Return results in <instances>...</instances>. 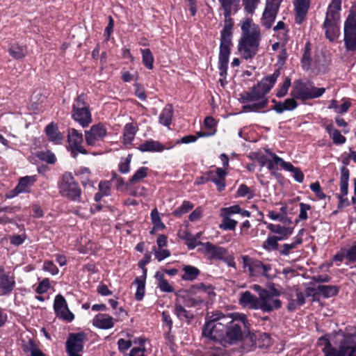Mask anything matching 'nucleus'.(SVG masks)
Here are the masks:
<instances>
[{
  "label": "nucleus",
  "instance_id": "f257e3e1",
  "mask_svg": "<svg viewBox=\"0 0 356 356\" xmlns=\"http://www.w3.org/2000/svg\"><path fill=\"white\" fill-rule=\"evenodd\" d=\"M224 10V26L220 33V53L218 58L219 74L225 78L232 45V29L234 22L231 15L237 12L240 0H218Z\"/></svg>",
  "mask_w": 356,
  "mask_h": 356
},
{
  "label": "nucleus",
  "instance_id": "f03ea898",
  "mask_svg": "<svg viewBox=\"0 0 356 356\" xmlns=\"http://www.w3.org/2000/svg\"><path fill=\"white\" fill-rule=\"evenodd\" d=\"M280 74V70H277L273 74L264 78L250 91L241 93L240 100L244 104L243 109L246 112H258L266 108L268 104L266 95L273 87Z\"/></svg>",
  "mask_w": 356,
  "mask_h": 356
},
{
  "label": "nucleus",
  "instance_id": "7ed1b4c3",
  "mask_svg": "<svg viewBox=\"0 0 356 356\" xmlns=\"http://www.w3.org/2000/svg\"><path fill=\"white\" fill-rule=\"evenodd\" d=\"M241 37L238 42V50L245 60L255 56L259 51L261 40V29L259 25L249 17L243 18L241 22Z\"/></svg>",
  "mask_w": 356,
  "mask_h": 356
},
{
  "label": "nucleus",
  "instance_id": "20e7f679",
  "mask_svg": "<svg viewBox=\"0 0 356 356\" xmlns=\"http://www.w3.org/2000/svg\"><path fill=\"white\" fill-rule=\"evenodd\" d=\"M209 319L203 328L202 334L216 341L225 339L226 327L232 321L230 314L224 315L216 312L210 316Z\"/></svg>",
  "mask_w": 356,
  "mask_h": 356
},
{
  "label": "nucleus",
  "instance_id": "39448f33",
  "mask_svg": "<svg viewBox=\"0 0 356 356\" xmlns=\"http://www.w3.org/2000/svg\"><path fill=\"white\" fill-rule=\"evenodd\" d=\"M325 92V88H316L309 83L297 81L293 83L291 95L293 98L307 100L318 98L322 96Z\"/></svg>",
  "mask_w": 356,
  "mask_h": 356
},
{
  "label": "nucleus",
  "instance_id": "423d86ee",
  "mask_svg": "<svg viewBox=\"0 0 356 356\" xmlns=\"http://www.w3.org/2000/svg\"><path fill=\"white\" fill-rule=\"evenodd\" d=\"M230 316H232V321L226 327L225 340L229 343H234L242 339L241 325L248 327V320L243 314L233 313L230 314Z\"/></svg>",
  "mask_w": 356,
  "mask_h": 356
},
{
  "label": "nucleus",
  "instance_id": "0eeeda50",
  "mask_svg": "<svg viewBox=\"0 0 356 356\" xmlns=\"http://www.w3.org/2000/svg\"><path fill=\"white\" fill-rule=\"evenodd\" d=\"M280 291L274 286H270L268 290L259 298L258 309L264 312H271L282 307V302L279 299Z\"/></svg>",
  "mask_w": 356,
  "mask_h": 356
},
{
  "label": "nucleus",
  "instance_id": "6e6552de",
  "mask_svg": "<svg viewBox=\"0 0 356 356\" xmlns=\"http://www.w3.org/2000/svg\"><path fill=\"white\" fill-rule=\"evenodd\" d=\"M59 189L63 197L74 201H80L81 191L71 173L66 172L63 175Z\"/></svg>",
  "mask_w": 356,
  "mask_h": 356
},
{
  "label": "nucleus",
  "instance_id": "1a4fd4ad",
  "mask_svg": "<svg viewBox=\"0 0 356 356\" xmlns=\"http://www.w3.org/2000/svg\"><path fill=\"white\" fill-rule=\"evenodd\" d=\"M72 118L83 127H88L92 122L91 114L82 95L79 96L73 104Z\"/></svg>",
  "mask_w": 356,
  "mask_h": 356
},
{
  "label": "nucleus",
  "instance_id": "9d476101",
  "mask_svg": "<svg viewBox=\"0 0 356 356\" xmlns=\"http://www.w3.org/2000/svg\"><path fill=\"white\" fill-rule=\"evenodd\" d=\"M86 336L83 333L70 334L66 341L68 356H81Z\"/></svg>",
  "mask_w": 356,
  "mask_h": 356
},
{
  "label": "nucleus",
  "instance_id": "9b49d317",
  "mask_svg": "<svg viewBox=\"0 0 356 356\" xmlns=\"http://www.w3.org/2000/svg\"><path fill=\"white\" fill-rule=\"evenodd\" d=\"M67 143L73 157H76L79 154H86L87 151L82 146L83 135L75 129H71L67 134Z\"/></svg>",
  "mask_w": 356,
  "mask_h": 356
},
{
  "label": "nucleus",
  "instance_id": "f8f14e48",
  "mask_svg": "<svg viewBox=\"0 0 356 356\" xmlns=\"http://www.w3.org/2000/svg\"><path fill=\"white\" fill-rule=\"evenodd\" d=\"M282 1L266 0V7L261 17V24L266 29H270L275 20Z\"/></svg>",
  "mask_w": 356,
  "mask_h": 356
},
{
  "label": "nucleus",
  "instance_id": "ddd939ff",
  "mask_svg": "<svg viewBox=\"0 0 356 356\" xmlns=\"http://www.w3.org/2000/svg\"><path fill=\"white\" fill-rule=\"evenodd\" d=\"M54 309L58 318L67 322H71L74 318V315L70 311L65 298L61 295H57L54 299Z\"/></svg>",
  "mask_w": 356,
  "mask_h": 356
},
{
  "label": "nucleus",
  "instance_id": "4468645a",
  "mask_svg": "<svg viewBox=\"0 0 356 356\" xmlns=\"http://www.w3.org/2000/svg\"><path fill=\"white\" fill-rule=\"evenodd\" d=\"M107 134L106 129L102 124L92 125L88 131H85V139L87 145L95 146L104 140Z\"/></svg>",
  "mask_w": 356,
  "mask_h": 356
},
{
  "label": "nucleus",
  "instance_id": "2eb2a0df",
  "mask_svg": "<svg viewBox=\"0 0 356 356\" xmlns=\"http://www.w3.org/2000/svg\"><path fill=\"white\" fill-rule=\"evenodd\" d=\"M15 286V276L13 273H6L2 266H0V294L2 296L9 294Z\"/></svg>",
  "mask_w": 356,
  "mask_h": 356
},
{
  "label": "nucleus",
  "instance_id": "dca6fc26",
  "mask_svg": "<svg viewBox=\"0 0 356 356\" xmlns=\"http://www.w3.org/2000/svg\"><path fill=\"white\" fill-rule=\"evenodd\" d=\"M250 275L254 276H264L268 279L275 276L271 266L269 264H264L260 261H254L249 265Z\"/></svg>",
  "mask_w": 356,
  "mask_h": 356
},
{
  "label": "nucleus",
  "instance_id": "f3484780",
  "mask_svg": "<svg viewBox=\"0 0 356 356\" xmlns=\"http://www.w3.org/2000/svg\"><path fill=\"white\" fill-rule=\"evenodd\" d=\"M349 170L345 166L341 169L340 177V193L337 195L339 199V206L344 207L348 204L347 198H344L348 193Z\"/></svg>",
  "mask_w": 356,
  "mask_h": 356
},
{
  "label": "nucleus",
  "instance_id": "a211bd4d",
  "mask_svg": "<svg viewBox=\"0 0 356 356\" xmlns=\"http://www.w3.org/2000/svg\"><path fill=\"white\" fill-rule=\"evenodd\" d=\"M119 321L118 318H113L108 314L99 313L93 318L92 325L99 329L109 330Z\"/></svg>",
  "mask_w": 356,
  "mask_h": 356
},
{
  "label": "nucleus",
  "instance_id": "6ab92c4d",
  "mask_svg": "<svg viewBox=\"0 0 356 356\" xmlns=\"http://www.w3.org/2000/svg\"><path fill=\"white\" fill-rule=\"evenodd\" d=\"M204 248V254L210 259H224V256L227 254V250L220 246L213 245L210 242H207L202 244Z\"/></svg>",
  "mask_w": 356,
  "mask_h": 356
},
{
  "label": "nucleus",
  "instance_id": "aec40b11",
  "mask_svg": "<svg viewBox=\"0 0 356 356\" xmlns=\"http://www.w3.org/2000/svg\"><path fill=\"white\" fill-rule=\"evenodd\" d=\"M341 8V0H332L327 9L324 21L337 22L340 24V11Z\"/></svg>",
  "mask_w": 356,
  "mask_h": 356
},
{
  "label": "nucleus",
  "instance_id": "412c9836",
  "mask_svg": "<svg viewBox=\"0 0 356 356\" xmlns=\"http://www.w3.org/2000/svg\"><path fill=\"white\" fill-rule=\"evenodd\" d=\"M310 0H294L296 22L301 24L307 15Z\"/></svg>",
  "mask_w": 356,
  "mask_h": 356
},
{
  "label": "nucleus",
  "instance_id": "4be33fe9",
  "mask_svg": "<svg viewBox=\"0 0 356 356\" xmlns=\"http://www.w3.org/2000/svg\"><path fill=\"white\" fill-rule=\"evenodd\" d=\"M238 302L242 307H248L252 309H258L259 298L252 295L250 291L240 293Z\"/></svg>",
  "mask_w": 356,
  "mask_h": 356
},
{
  "label": "nucleus",
  "instance_id": "5701e85b",
  "mask_svg": "<svg viewBox=\"0 0 356 356\" xmlns=\"http://www.w3.org/2000/svg\"><path fill=\"white\" fill-rule=\"evenodd\" d=\"M267 229L274 234L280 235V236H277L280 241L286 239L293 232V227L282 226L279 224L269 223L267 225Z\"/></svg>",
  "mask_w": 356,
  "mask_h": 356
},
{
  "label": "nucleus",
  "instance_id": "b1692460",
  "mask_svg": "<svg viewBox=\"0 0 356 356\" xmlns=\"http://www.w3.org/2000/svg\"><path fill=\"white\" fill-rule=\"evenodd\" d=\"M340 24H337V22H329L327 21H324L323 24V28L325 30V33L326 38L330 41H334L340 35Z\"/></svg>",
  "mask_w": 356,
  "mask_h": 356
},
{
  "label": "nucleus",
  "instance_id": "393cba45",
  "mask_svg": "<svg viewBox=\"0 0 356 356\" xmlns=\"http://www.w3.org/2000/svg\"><path fill=\"white\" fill-rule=\"evenodd\" d=\"M323 126L332 138L334 144L342 145L346 143V138L341 134V132L334 127L332 122H325Z\"/></svg>",
  "mask_w": 356,
  "mask_h": 356
},
{
  "label": "nucleus",
  "instance_id": "a878e982",
  "mask_svg": "<svg viewBox=\"0 0 356 356\" xmlns=\"http://www.w3.org/2000/svg\"><path fill=\"white\" fill-rule=\"evenodd\" d=\"M44 131L49 140L54 144H60L63 140V136L58 130L57 125L54 122L47 125Z\"/></svg>",
  "mask_w": 356,
  "mask_h": 356
},
{
  "label": "nucleus",
  "instance_id": "bb28decb",
  "mask_svg": "<svg viewBox=\"0 0 356 356\" xmlns=\"http://www.w3.org/2000/svg\"><path fill=\"white\" fill-rule=\"evenodd\" d=\"M276 161L280 163V166L285 170L292 173L293 178L299 183L304 180L302 172L298 168L293 166L291 163L284 161L282 158H276Z\"/></svg>",
  "mask_w": 356,
  "mask_h": 356
},
{
  "label": "nucleus",
  "instance_id": "cd10ccee",
  "mask_svg": "<svg viewBox=\"0 0 356 356\" xmlns=\"http://www.w3.org/2000/svg\"><path fill=\"white\" fill-rule=\"evenodd\" d=\"M295 98H289L286 99L284 102H276L274 106V110L278 113H282L285 111H293L294 110L297 106L298 104L294 99Z\"/></svg>",
  "mask_w": 356,
  "mask_h": 356
},
{
  "label": "nucleus",
  "instance_id": "c85d7f7f",
  "mask_svg": "<svg viewBox=\"0 0 356 356\" xmlns=\"http://www.w3.org/2000/svg\"><path fill=\"white\" fill-rule=\"evenodd\" d=\"M305 303V295L300 290L296 289L294 294L291 295L289 300L288 309L293 311L302 306Z\"/></svg>",
  "mask_w": 356,
  "mask_h": 356
},
{
  "label": "nucleus",
  "instance_id": "c756f323",
  "mask_svg": "<svg viewBox=\"0 0 356 356\" xmlns=\"http://www.w3.org/2000/svg\"><path fill=\"white\" fill-rule=\"evenodd\" d=\"M35 181L33 176H26L20 179L17 186L15 188L16 194L29 191L30 186Z\"/></svg>",
  "mask_w": 356,
  "mask_h": 356
},
{
  "label": "nucleus",
  "instance_id": "7c9ffc66",
  "mask_svg": "<svg viewBox=\"0 0 356 356\" xmlns=\"http://www.w3.org/2000/svg\"><path fill=\"white\" fill-rule=\"evenodd\" d=\"M216 121L211 116H208L204 119V128L209 129L208 131H199L197 134L199 136L209 137L213 136L216 132Z\"/></svg>",
  "mask_w": 356,
  "mask_h": 356
},
{
  "label": "nucleus",
  "instance_id": "2f4dec72",
  "mask_svg": "<svg viewBox=\"0 0 356 356\" xmlns=\"http://www.w3.org/2000/svg\"><path fill=\"white\" fill-rule=\"evenodd\" d=\"M173 116V108L171 104H168L162 110L159 115V120L160 124L168 127L172 121Z\"/></svg>",
  "mask_w": 356,
  "mask_h": 356
},
{
  "label": "nucleus",
  "instance_id": "473e14b6",
  "mask_svg": "<svg viewBox=\"0 0 356 356\" xmlns=\"http://www.w3.org/2000/svg\"><path fill=\"white\" fill-rule=\"evenodd\" d=\"M197 289L200 292V297L199 299L197 300H195L194 304L197 305L200 303L203 302V298L205 296H207L209 298H212L215 296V292L213 290V287L211 285H205L204 284H200Z\"/></svg>",
  "mask_w": 356,
  "mask_h": 356
},
{
  "label": "nucleus",
  "instance_id": "72a5a7b5",
  "mask_svg": "<svg viewBox=\"0 0 356 356\" xmlns=\"http://www.w3.org/2000/svg\"><path fill=\"white\" fill-rule=\"evenodd\" d=\"M138 149L141 152H162L164 146L155 140H147L140 145Z\"/></svg>",
  "mask_w": 356,
  "mask_h": 356
},
{
  "label": "nucleus",
  "instance_id": "f704fd0d",
  "mask_svg": "<svg viewBox=\"0 0 356 356\" xmlns=\"http://www.w3.org/2000/svg\"><path fill=\"white\" fill-rule=\"evenodd\" d=\"M303 232L302 229L300 233L294 238L293 241L291 243H284L282 246V249L280 250L281 254L286 256L291 250L295 249L298 245H300L302 240L300 234Z\"/></svg>",
  "mask_w": 356,
  "mask_h": 356
},
{
  "label": "nucleus",
  "instance_id": "c9c22d12",
  "mask_svg": "<svg viewBox=\"0 0 356 356\" xmlns=\"http://www.w3.org/2000/svg\"><path fill=\"white\" fill-rule=\"evenodd\" d=\"M137 131V127L132 124L128 123L124 127V143L131 144L134 140L136 133Z\"/></svg>",
  "mask_w": 356,
  "mask_h": 356
},
{
  "label": "nucleus",
  "instance_id": "e433bc0d",
  "mask_svg": "<svg viewBox=\"0 0 356 356\" xmlns=\"http://www.w3.org/2000/svg\"><path fill=\"white\" fill-rule=\"evenodd\" d=\"M155 278L158 283V286L163 292L171 293L174 291L173 287L170 284L167 280L165 279L163 273L156 272Z\"/></svg>",
  "mask_w": 356,
  "mask_h": 356
},
{
  "label": "nucleus",
  "instance_id": "4c0bfd02",
  "mask_svg": "<svg viewBox=\"0 0 356 356\" xmlns=\"http://www.w3.org/2000/svg\"><path fill=\"white\" fill-rule=\"evenodd\" d=\"M8 51L14 58L20 59L26 56V48L25 46L15 43L10 45Z\"/></svg>",
  "mask_w": 356,
  "mask_h": 356
},
{
  "label": "nucleus",
  "instance_id": "58836bf2",
  "mask_svg": "<svg viewBox=\"0 0 356 356\" xmlns=\"http://www.w3.org/2000/svg\"><path fill=\"white\" fill-rule=\"evenodd\" d=\"M184 274L181 278L184 280L193 281L195 280L200 274V270L194 266H186L183 268Z\"/></svg>",
  "mask_w": 356,
  "mask_h": 356
},
{
  "label": "nucleus",
  "instance_id": "ea45409f",
  "mask_svg": "<svg viewBox=\"0 0 356 356\" xmlns=\"http://www.w3.org/2000/svg\"><path fill=\"white\" fill-rule=\"evenodd\" d=\"M220 216L222 218V222L220 224L219 227L222 230H234L238 222L234 219H232L230 216L223 215L220 213Z\"/></svg>",
  "mask_w": 356,
  "mask_h": 356
},
{
  "label": "nucleus",
  "instance_id": "a19ab883",
  "mask_svg": "<svg viewBox=\"0 0 356 356\" xmlns=\"http://www.w3.org/2000/svg\"><path fill=\"white\" fill-rule=\"evenodd\" d=\"M175 314L181 320H188L193 317L189 312L181 305L178 299L175 303Z\"/></svg>",
  "mask_w": 356,
  "mask_h": 356
},
{
  "label": "nucleus",
  "instance_id": "79ce46f5",
  "mask_svg": "<svg viewBox=\"0 0 356 356\" xmlns=\"http://www.w3.org/2000/svg\"><path fill=\"white\" fill-rule=\"evenodd\" d=\"M143 57V65L149 70L153 69L154 67V56L149 49H140Z\"/></svg>",
  "mask_w": 356,
  "mask_h": 356
},
{
  "label": "nucleus",
  "instance_id": "37998d69",
  "mask_svg": "<svg viewBox=\"0 0 356 356\" xmlns=\"http://www.w3.org/2000/svg\"><path fill=\"white\" fill-rule=\"evenodd\" d=\"M356 33V14L350 13L345 22L344 33Z\"/></svg>",
  "mask_w": 356,
  "mask_h": 356
},
{
  "label": "nucleus",
  "instance_id": "c03bdc74",
  "mask_svg": "<svg viewBox=\"0 0 356 356\" xmlns=\"http://www.w3.org/2000/svg\"><path fill=\"white\" fill-rule=\"evenodd\" d=\"M148 170L147 167L139 168L129 179V184H134L141 181L147 176Z\"/></svg>",
  "mask_w": 356,
  "mask_h": 356
},
{
  "label": "nucleus",
  "instance_id": "a18cd8bd",
  "mask_svg": "<svg viewBox=\"0 0 356 356\" xmlns=\"http://www.w3.org/2000/svg\"><path fill=\"white\" fill-rule=\"evenodd\" d=\"M134 283L137 285L135 298L137 300H143L145 292V282L142 277H136Z\"/></svg>",
  "mask_w": 356,
  "mask_h": 356
},
{
  "label": "nucleus",
  "instance_id": "49530a36",
  "mask_svg": "<svg viewBox=\"0 0 356 356\" xmlns=\"http://www.w3.org/2000/svg\"><path fill=\"white\" fill-rule=\"evenodd\" d=\"M278 239L277 236H268L267 239L263 243L262 247L268 252L276 250L278 248Z\"/></svg>",
  "mask_w": 356,
  "mask_h": 356
},
{
  "label": "nucleus",
  "instance_id": "de8ad7c7",
  "mask_svg": "<svg viewBox=\"0 0 356 356\" xmlns=\"http://www.w3.org/2000/svg\"><path fill=\"white\" fill-rule=\"evenodd\" d=\"M38 158L49 164H54L56 161V157L54 153L49 150L41 151L37 154Z\"/></svg>",
  "mask_w": 356,
  "mask_h": 356
},
{
  "label": "nucleus",
  "instance_id": "09e8293b",
  "mask_svg": "<svg viewBox=\"0 0 356 356\" xmlns=\"http://www.w3.org/2000/svg\"><path fill=\"white\" fill-rule=\"evenodd\" d=\"M344 42L346 49L349 51L356 49V33H344Z\"/></svg>",
  "mask_w": 356,
  "mask_h": 356
},
{
  "label": "nucleus",
  "instance_id": "8fccbe9b",
  "mask_svg": "<svg viewBox=\"0 0 356 356\" xmlns=\"http://www.w3.org/2000/svg\"><path fill=\"white\" fill-rule=\"evenodd\" d=\"M318 290L325 298L332 297L338 293V290L334 286L320 285Z\"/></svg>",
  "mask_w": 356,
  "mask_h": 356
},
{
  "label": "nucleus",
  "instance_id": "3c124183",
  "mask_svg": "<svg viewBox=\"0 0 356 356\" xmlns=\"http://www.w3.org/2000/svg\"><path fill=\"white\" fill-rule=\"evenodd\" d=\"M244 10L248 14H253L260 0H242Z\"/></svg>",
  "mask_w": 356,
  "mask_h": 356
},
{
  "label": "nucleus",
  "instance_id": "603ef678",
  "mask_svg": "<svg viewBox=\"0 0 356 356\" xmlns=\"http://www.w3.org/2000/svg\"><path fill=\"white\" fill-rule=\"evenodd\" d=\"M15 208H2L0 209V213L2 211H5L6 213L0 216V224H6V223H12L15 222V220L8 216L9 214H12L15 212Z\"/></svg>",
  "mask_w": 356,
  "mask_h": 356
},
{
  "label": "nucleus",
  "instance_id": "864d4df0",
  "mask_svg": "<svg viewBox=\"0 0 356 356\" xmlns=\"http://www.w3.org/2000/svg\"><path fill=\"white\" fill-rule=\"evenodd\" d=\"M132 156L129 154L126 158H122L119 164V171L121 173L127 174L130 171V163Z\"/></svg>",
  "mask_w": 356,
  "mask_h": 356
},
{
  "label": "nucleus",
  "instance_id": "5fc2aeb1",
  "mask_svg": "<svg viewBox=\"0 0 356 356\" xmlns=\"http://www.w3.org/2000/svg\"><path fill=\"white\" fill-rule=\"evenodd\" d=\"M152 222L156 229H163L165 228L164 224L162 222L161 219L159 216V211L156 209H154L151 212Z\"/></svg>",
  "mask_w": 356,
  "mask_h": 356
},
{
  "label": "nucleus",
  "instance_id": "6e6d98bb",
  "mask_svg": "<svg viewBox=\"0 0 356 356\" xmlns=\"http://www.w3.org/2000/svg\"><path fill=\"white\" fill-rule=\"evenodd\" d=\"M237 195L238 197H246L248 199H251L253 197L254 195L249 187L245 184H241L237 191Z\"/></svg>",
  "mask_w": 356,
  "mask_h": 356
},
{
  "label": "nucleus",
  "instance_id": "4d7b16f0",
  "mask_svg": "<svg viewBox=\"0 0 356 356\" xmlns=\"http://www.w3.org/2000/svg\"><path fill=\"white\" fill-rule=\"evenodd\" d=\"M265 151L267 154H268L270 156V157L272 159L268 161V163L267 164L268 169L271 171H274V170H277V165L280 166V163L275 161H277L276 158H280V157L278 156H277L275 154L270 152L268 149H265Z\"/></svg>",
  "mask_w": 356,
  "mask_h": 356
},
{
  "label": "nucleus",
  "instance_id": "13d9d810",
  "mask_svg": "<svg viewBox=\"0 0 356 356\" xmlns=\"http://www.w3.org/2000/svg\"><path fill=\"white\" fill-rule=\"evenodd\" d=\"M342 104L338 106L337 111V114H343L348 112L352 106L351 100L348 98H343L341 99Z\"/></svg>",
  "mask_w": 356,
  "mask_h": 356
},
{
  "label": "nucleus",
  "instance_id": "bf43d9fd",
  "mask_svg": "<svg viewBox=\"0 0 356 356\" xmlns=\"http://www.w3.org/2000/svg\"><path fill=\"white\" fill-rule=\"evenodd\" d=\"M290 86L291 79L289 78H286L280 88L277 92V97L280 98L284 97L287 94Z\"/></svg>",
  "mask_w": 356,
  "mask_h": 356
},
{
  "label": "nucleus",
  "instance_id": "052dcab7",
  "mask_svg": "<svg viewBox=\"0 0 356 356\" xmlns=\"http://www.w3.org/2000/svg\"><path fill=\"white\" fill-rule=\"evenodd\" d=\"M193 208V204L188 201H184L181 206L177 209L174 213L176 216H181L184 213H187Z\"/></svg>",
  "mask_w": 356,
  "mask_h": 356
},
{
  "label": "nucleus",
  "instance_id": "680f3d73",
  "mask_svg": "<svg viewBox=\"0 0 356 356\" xmlns=\"http://www.w3.org/2000/svg\"><path fill=\"white\" fill-rule=\"evenodd\" d=\"M209 179L217 186L218 191H222L225 187V178L216 177L214 172H209Z\"/></svg>",
  "mask_w": 356,
  "mask_h": 356
},
{
  "label": "nucleus",
  "instance_id": "e2e57ef3",
  "mask_svg": "<svg viewBox=\"0 0 356 356\" xmlns=\"http://www.w3.org/2000/svg\"><path fill=\"white\" fill-rule=\"evenodd\" d=\"M239 211L240 206L238 204H235L229 207H222L220 210V213L228 216H230L233 214H238V212Z\"/></svg>",
  "mask_w": 356,
  "mask_h": 356
},
{
  "label": "nucleus",
  "instance_id": "0e129e2a",
  "mask_svg": "<svg viewBox=\"0 0 356 356\" xmlns=\"http://www.w3.org/2000/svg\"><path fill=\"white\" fill-rule=\"evenodd\" d=\"M311 209V206L306 203L300 204L299 220H305L308 218L307 211Z\"/></svg>",
  "mask_w": 356,
  "mask_h": 356
},
{
  "label": "nucleus",
  "instance_id": "69168bd1",
  "mask_svg": "<svg viewBox=\"0 0 356 356\" xmlns=\"http://www.w3.org/2000/svg\"><path fill=\"white\" fill-rule=\"evenodd\" d=\"M42 269L47 272H49L52 275H56L58 273V268L51 261H44Z\"/></svg>",
  "mask_w": 356,
  "mask_h": 356
},
{
  "label": "nucleus",
  "instance_id": "338daca9",
  "mask_svg": "<svg viewBox=\"0 0 356 356\" xmlns=\"http://www.w3.org/2000/svg\"><path fill=\"white\" fill-rule=\"evenodd\" d=\"M23 350L27 356L32 355L38 348V346L32 341L29 340L23 345Z\"/></svg>",
  "mask_w": 356,
  "mask_h": 356
},
{
  "label": "nucleus",
  "instance_id": "774afa93",
  "mask_svg": "<svg viewBox=\"0 0 356 356\" xmlns=\"http://www.w3.org/2000/svg\"><path fill=\"white\" fill-rule=\"evenodd\" d=\"M310 189L316 194L318 198L322 200L325 197V194L322 191L320 184L318 181L312 184Z\"/></svg>",
  "mask_w": 356,
  "mask_h": 356
}]
</instances>
